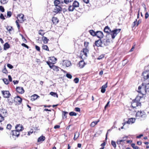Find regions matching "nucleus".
<instances>
[{
    "mask_svg": "<svg viewBox=\"0 0 149 149\" xmlns=\"http://www.w3.org/2000/svg\"><path fill=\"white\" fill-rule=\"evenodd\" d=\"M72 5L74 8L78 7H79V3L78 1H75L73 2Z\"/></svg>",
    "mask_w": 149,
    "mask_h": 149,
    "instance_id": "22",
    "label": "nucleus"
},
{
    "mask_svg": "<svg viewBox=\"0 0 149 149\" xmlns=\"http://www.w3.org/2000/svg\"><path fill=\"white\" fill-rule=\"evenodd\" d=\"M8 0H1L0 2L1 4H6L8 1Z\"/></svg>",
    "mask_w": 149,
    "mask_h": 149,
    "instance_id": "39",
    "label": "nucleus"
},
{
    "mask_svg": "<svg viewBox=\"0 0 149 149\" xmlns=\"http://www.w3.org/2000/svg\"><path fill=\"white\" fill-rule=\"evenodd\" d=\"M52 21L54 24L57 23L59 21L58 19L56 17H53L52 19Z\"/></svg>",
    "mask_w": 149,
    "mask_h": 149,
    "instance_id": "27",
    "label": "nucleus"
},
{
    "mask_svg": "<svg viewBox=\"0 0 149 149\" xmlns=\"http://www.w3.org/2000/svg\"><path fill=\"white\" fill-rule=\"evenodd\" d=\"M135 121V119L134 118H131L129 119V120L128 121L123 123V125H124L126 123L128 124H132L134 123Z\"/></svg>",
    "mask_w": 149,
    "mask_h": 149,
    "instance_id": "11",
    "label": "nucleus"
},
{
    "mask_svg": "<svg viewBox=\"0 0 149 149\" xmlns=\"http://www.w3.org/2000/svg\"><path fill=\"white\" fill-rule=\"evenodd\" d=\"M49 58L50 61H51V62H52V64L55 63L57 60V59L54 56L50 57Z\"/></svg>",
    "mask_w": 149,
    "mask_h": 149,
    "instance_id": "21",
    "label": "nucleus"
},
{
    "mask_svg": "<svg viewBox=\"0 0 149 149\" xmlns=\"http://www.w3.org/2000/svg\"><path fill=\"white\" fill-rule=\"evenodd\" d=\"M66 76L68 78L71 79L72 78V76L69 73H67L66 74Z\"/></svg>",
    "mask_w": 149,
    "mask_h": 149,
    "instance_id": "46",
    "label": "nucleus"
},
{
    "mask_svg": "<svg viewBox=\"0 0 149 149\" xmlns=\"http://www.w3.org/2000/svg\"><path fill=\"white\" fill-rule=\"evenodd\" d=\"M2 80L5 84H9V81L7 79L3 78L2 79Z\"/></svg>",
    "mask_w": 149,
    "mask_h": 149,
    "instance_id": "35",
    "label": "nucleus"
},
{
    "mask_svg": "<svg viewBox=\"0 0 149 149\" xmlns=\"http://www.w3.org/2000/svg\"><path fill=\"white\" fill-rule=\"evenodd\" d=\"M54 5L55 6H58V5L60 3V1L59 0H55L54 1Z\"/></svg>",
    "mask_w": 149,
    "mask_h": 149,
    "instance_id": "37",
    "label": "nucleus"
},
{
    "mask_svg": "<svg viewBox=\"0 0 149 149\" xmlns=\"http://www.w3.org/2000/svg\"><path fill=\"white\" fill-rule=\"evenodd\" d=\"M83 52L85 55L86 56H87V53H88L89 52L88 50L87 49L85 48L83 49Z\"/></svg>",
    "mask_w": 149,
    "mask_h": 149,
    "instance_id": "29",
    "label": "nucleus"
},
{
    "mask_svg": "<svg viewBox=\"0 0 149 149\" xmlns=\"http://www.w3.org/2000/svg\"><path fill=\"white\" fill-rule=\"evenodd\" d=\"M96 36L100 38L101 39L103 37L104 35L103 32L101 31H97L96 32Z\"/></svg>",
    "mask_w": 149,
    "mask_h": 149,
    "instance_id": "8",
    "label": "nucleus"
},
{
    "mask_svg": "<svg viewBox=\"0 0 149 149\" xmlns=\"http://www.w3.org/2000/svg\"><path fill=\"white\" fill-rule=\"evenodd\" d=\"M4 120V117L0 115V122H1Z\"/></svg>",
    "mask_w": 149,
    "mask_h": 149,
    "instance_id": "52",
    "label": "nucleus"
},
{
    "mask_svg": "<svg viewBox=\"0 0 149 149\" xmlns=\"http://www.w3.org/2000/svg\"><path fill=\"white\" fill-rule=\"evenodd\" d=\"M35 48H36V49L38 51H40V47L39 46H38L37 45H36Z\"/></svg>",
    "mask_w": 149,
    "mask_h": 149,
    "instance_id": "58",
    "label": "nucleus"
},
{
    "mask_svg": "<svg viewBox=\"0 0 149 149\" xmlns=\"http://www.w3.org/2000/svg\"><path fill=\"white\" fill-rule=\"evenodd\" d=\"M120 30L121 29H118L111 31L108 26H106L104 29V32L108 33L109 35L110 34L113 39L115 38L117 35L120 32Z\"/></svg>",
    "mask_w": 149,
    "mask_h": 149,
    "instance_id": "1",
    "label": "nucleus"
},
{
    "mask_svg": "<svg viewBox=\"0 0 149 149\" xmlns=\"http://www.w3.org/2000/svg\"><path fill=\"white\" fill-rule=\"evenodd\" d=\"M42 40L43 41V42L45 44L47 43L48 41L49 40L45 36H43L42 37Z\"/></svg>",
    "mask_w": 149,
    "mask_h": 149,
    "instance_id": "25",
    "label": "nucleus"
},
{
    "mask_svg": "<svg viewBox=\"0 0 149 149\" xmlns=\"http://www.w3.org/2000/svg\"><path fill=\"white\" fill-rule=\"evenodd\" d=\"M12 15L11 12L10 11H8L7 13V16L9 17H10Z\"/></svg>",
    "mask_w": 149,
    "mask_h": 149,
    "instance_id": "45",
    "label": "nucleus"
},
{
    "mask_svg": "<svg viewBox=\"0 0 149 149\" xmlns=\"http://www.w3.org/2000/svg\"><path fill=\"white\" fill-rule=\"evenodd\" d=\"M12 136H16L18 137L19 135V132L16 130H13L12 131Z\"/></svg>",
    "mask_w": 149,
    "mask_h": 149,
    "instance_id": "18",
    "label": "nucleus"
},
{
    "mask_svg": "<svg viewBox=\"0 0 149 149\" xmlns=\"http://www.w3.org/2000/svg\"><path fill=\"white\" fill-rule=\"evenodd\" d=\"M61 11V8L60 6H56L53 10V12L57 13Z\"/></svg>",
    "mask_w": 149,
    "mask_h": 149,
    "instance_id": "9",
    "label": "nucleus"
},
{
    "mask_svg": "<svg viewBox=\"0 0 149 149\" xmlns=\"http://www.w3.org/2000/svg\"><path fill=\"white\" fill-rule=\"evenodd\" d=\"M90 34L93 36H96V32H95L93 30H91L89 31Z\"/></svg>",
    "mask_w": 149,
    "mask_h": 149,
    "instance_id": "28",
    "label": "nucleus"
},
{
    "mask_svg": "<svg viewBox=\"0 0 149 149\" xmlns=\"http://www.w3.org/2000/svg\"><path fill=\"white\" fill-rule=\"evenodd\" d=\"M45 137L44 136H41L38 139V142H40L41 141H43L45 140Z\"/></svg>",
    "mask_w": 149,
    "mask_h": 149,
    "instance_id": "23",
    "label": "nucleus"
},
{
    "mask_svg": "<svg viewBox=\"0 0 149 149\" xmlns=\"http://www.w3.org/2000/svg\"><path fill=\"white\" fill-rule=\"evenodd\" d=\"M32 97H33V99L34 100H35L38 97H39L36 94H34L32 96Z\"/></svg>",
    "mask_w": 149,
    "mask_h": 149,
    "instance_id": "44",
    "label": "nucleus"
},
{
    "mask_svg": "<svg viewBox=\"0 0 149 149\" xmlns=\"http://www.w3.org/2000/svg\"><path fill=\"white\" fill-rule=\"evenodd\" d=\"M149 16V15L148 12H146L145 14V19L147 18Z\"/></svg>",
    "mask_w": 149,
    "mask_h": 149,
    "instance_id": "61",
    "label": "nucleus"
},
{
    "mask_svg": "<svg viewBox=\"0 0 149 149\" xmlns=\"http://www.w3.org/2000/svg\"><path fill=\"white\" fill-rule=\"evenodd\" d=\"M45 33L44 32L43 30H40L38 32V34L42 36H43Z\"/></svg>",
    "mask_w": 149,
    "mask_h": 149,
    "instance_id": "41",
    "label": "nucleus"
},
{
    "mask_svg": "<svg viewBox=\"0 0 149 149\" xmlns=\"http://www.w3.org/2000/svg\"><path fill=\"white\" fill-rule=\"evenodd\" d=\"M16 91L17 92L21 94L23 93L24 92L23 88L20 87H17Z\"/></svg>",
    "mask_w": 149,
    "mask_h": 149,
    "instance_id": "10",
    "label": "nucleus"
},
{
    "mask_svg": "<svg viewBox=\"0 0 149 149\" xmlns=\"http://www.w3.org/2000/svg\"><path fill=\"white\" fill-rule=\"evenodd\" d=\"M8 113L6 110L3 109H1L0 110V115L5 117L7 115Z\"/></svg>",
    "mask_w": 149,
    "mask_h": 149,
    "instance_id": "7",
    "label": "nucleus"
},
{
    "mask_svg": "<svg viewBox=\"0 0 149 149\" xmlns=\"http://www.w3.org/2000/svg\"><path fill=\"white\" fill-rule=\"evenodd\" d=\"M136 117L138 118H141L144 119L146 117V115L143 111H138L136 115Z\"/></svg>",
    "mask_w": 149,
    "mask_h": 149,
    "instance_id": "4",
    "label": "nucleus"
},
{
    "mask_svg": "<svg viewBox=\"0 0 149 149\" xmlns=\"http://www.w3.org/2000/svg\"><path fill=\"white\" fill-rule=\"evenodd\" d=\"M3 72L5 73H6L7 72V71L6 69L5 68H4L3 70Z\"/></svg>",
    "mask_w": 149,
    "mask_h": 149,
    "instance_id": "64",
    "label": "nucleus"
},
{
    "mask_svg": "<svg viewBox=\"0 0 149 149\" xmlns=\"http://www.w3.org/2000/svg\"><path fill=\"white\" fill-rule=\"evenodd\" d=\"M142 76L145 80L148 79L149 78V70L144 71L142 73Z\"/></svg>",
    "mask_w": 149,
    "mask_h": 149,
    "instance_id": "6",
    "label": "nucleus"
},
{
    "mask_svg": "<svg viewBox=\"0 0 149 149\" xmlns=\"http://www.w3.org/2000/svg\"><path fill=\"white\" fill-rule=\"evenodd\" d=\"M17 18L20 19V23L23 22L25 20V19L24 18V15L22 14L18 15Z\"/></svg>",
    "mask_w": 149,
    "mask_h": 149,
    "instance_id": "12",
    "label": "nucleus"
},
{
    "mask_svg": "<svg viewBox=\"0 0 149 149\" xmlns=\"http://www.w3.org/2000/svg\"><path fill=\"white\" fill-rule=\"evenodd\" d=\"M79 136V133L76 132L74 134V140L75 141L78 138Z\"/></svg>",
    "mask_w": 149,
    "mask_h": 149,
    "instance_id": "26",
    "label": "nucleus"
},
{
    "mask_svg": "<svg viewBox=\"0 0 149 149\" xmlns=\"http://www.w3.org/2000/svg\"><path fill=\"white\" fill-rule=\"evenodd\" d=\"M8 102L9 104H11L13 103V100H11L10 99H9L8 100Z\"/></svg>",
    "mask_w": 149,
    "mask_h": 149,
    "instance_id": "60",
    "label": "nucleus"
},
{
    "mask_svg": "<svg viewBox=\"0 0 149 149\" xmlns=\"http://www.w3.org/2000/svg\"><path fill=\"white\" fill-rule=\"evenodd\" d=\"M1 93L3 97L5 98H9L10 96V94L8 91H1Z\"/></svg>",
    "mask_w": 149,
    "mask_h": 149,
    "instance_id": "5",
    "label": "nucleus"
},
{
    "mask_svg": "<svg viewBox=\"0 0 149 149\" xmlns=\"http://www.w3.org/2000/svg\"><path fill=\"white\" fill-rule=\"evenodd\" d=\"M112 128H111V129L109 130H108V131H107V133L106 134V135L105 140H107V135H108V132H109V131L110 132L112 130Z\"/></svg>",
    "mask_w": 149,
    "mask_h": 149,
    "instance_id": "48",
    "label": "nucleus"
},
{
    "mask_svg": "<svg viewBox=\"0 0 149 149\" xmlns=\"http://www.w3.org/2000/svg\"><path fill=\"white\" fill-rule=\"evenodd\" d=\"M69 114L70 116H76L77 115L76 113L73 112H70Z\"/></svg>",
    "mask_w": 149,
    "mask_h": 149,
    "instance_id": "42",
    "label": "nucleus"
},
{
    "mask_svg": "<svg viewBox=\"0 0 149 149\" xmlns=\"http://www.w3.org/2000/svg\"><path fill=\"white\" fill-rule=\"evenodd\" d=\"M145 87L146 90V93L149 92V83H144Z\"/></svg>",
    "mask_w": 149,
    "mask_h": 149,
    "instance_id": "24",
    "label": "nucleus"
},
{
    "mask_svg": "<svg viewBox=\"0 0 149 149\" xmlns=\"http://www.w3.org/2000/svg\"><path fill=\"white\" fill-rule=\"evenodd\" d=\"M68 113V112L66 111H63L62 116L63 118H66L67 117L66 114Z\"/></svg>",
    "mask_w": 149,
    "mask_h": 149,
    "instance_id": "32",
    "label": "nucleus"
},
{
    "mask_svg": "<svg viewBox=\"0 0 149 149\" xmlns=\"http://www.w3.org/2000/svg\"><path fill=\"white\" fill-rule=\"evenodd\" d=\"M14 100L17 103H18L19 104H20L22 102V99L19 96H17L15 97Z\"/></svg>",
    "mask_w": 149,
    "mask_h": 149,
    "instance_id": "13",
    "label": "nucleus"
},
{
    "mask_svg": "<svg viewBox=\"0 0 149 149\" xmlns=\"http://www.w3.org/2000/svg\"><path fill=\"white\" fill-rule=\"evenodd\" d=\"M111 144L115 148H116V146L115 141L112 140L111 141Z\"/></svg>",
    "mask_w": 149,
    "mask_h": 149,
    "instance_id": "36",
    "label": "nucleus"
},
{
    "mask_svg": "<svg viewBox=\"0 0 149 149\" xmlns=\"http://www.w3.org/2000/svg\"><path fill=\"white\" fill-rule=\"evenodd\" d=\"M102 44V42L101 39H99L95 42V45L97 47L101 46Z\"/></svg>",
    "mask_w": 149,
    "mask_h": 149,
    "instance_id": "15",
    "label": "nucleus"
},
{
    "mask_svg": "<svg viewBox=\"0 0 149 149\" xmlns=\"http://www.w3.org/2000/svg\"><path fill=\"white\" fill-rule=\"evenodd\" d=\"M22 45L24 47H25L27 49H29V47L27 45H26V44L23 43L22 44Z\"/></svg>",
    "mask_w": 149,
    "mask_h": 149,
    "instance_id": "55",
    "label": "nucleus"
},
{
    "mask_svg": "<svg viewBox=\"0 0 149 149\" xmlns=\"http://www.w3.org/2000/svg\"><path fill=\"white\" fill-rule=\"evenodd\" d=\"M9 47L10 45L7 42H6L4 44L3 48L4 50H6Z\"/></svg>",
    "mask_w": 149,
    "mask_h": 149,
    "instance_id": "30",
    "label": "nucleus"
},
{
    "mask_svg": "<svg viewBox=\"0 0 149 149\" xmlns=\"http://www.w3.org/2000/svg\"><path fill=\"white\" fill-rule=\"evenodd\" d=\"M47 64L49 65V67L51 68H52L54 66L53 64H52L51 62L50 61H47Z\"/></svg>",
    "mask_w": 149,
    "mask_h": 149,
    "instance_id": "33",
    "label": "nucleus"
},
{
    "mask_svg": "<svg viewBox=\"0 0 149 149\" xmlns=\"http://www.w3.org/2000/svg\"><path fill=\"white\" fill-rule=\"evenodd\" d=\"M11 127V125L10 124H8L7 126V128L8 129H10Z\"/></svg>",
    "mask_w": 149,
    "mask_h": 149,
    "instance_id": "57",
    "label": "nucleus"
},
{
    "mask_svg": "<svg viewBox=\"0 0 149 149\" xmlns=\"http://www.w3.org/2000/svg\"><path fill=\"white\" fill-rule=\"evenodd\" d=\"M0 18L3 19H5V18L4 17L3 15L2 14H1L0 16Z\"/></svg>",
    "mask_w": 149,
    "mask_h": 149,
    "instance_id": "59",
    "label": "nucleus"
},
{
    "mask_svg": "<svg viewBox=\"0 0 149 149\" xmlns=\"http://www.w3.org/2000/svg\"><path fill=\"white\" fill-rule=\"evenodd\" d=\"M102 44H104L105 46L108 45L110 42V40L109 39H107L106 40H102Z\"/></svg>",
    "mask_w": 149,
    "mask_h": 149,
    "instance_id": "17",
    "label": "nucleus"
},
{
    "mask_svg": "<svg viewBox=\"0 0 149 149\" xmlns=\"http://www.w3.org/2000/svg\"><path fill=\"white\" fill-rule=\"evenodd\" d=\"M85 63L83 60L81 61L79 63V67L80 68H82L84 66Z\"/></svg>",
    "mask_w": 149,
    "mask_h": 149,
    "instance_id": "20",
    "label": "nucleus"
},
{
    "mask_svg": "<svg viewBox=\"0 0 149 149\" xmlns=\"http://www.w3.org/2000/svg\"><path fill=\"white\" fill-rule=\"evenodd\" d=\"M16 24L17 25V26L18 29H19L20 28V26L19 24V23L17 21H16Z\"/></svg>",
    "mask_w": 149,
    "mask_h": 149,
    "instance_id": "62",
    "label": "nucleus"
},
{
    "mask_svg": "<svg viewBox=\"0 0 149 149\" xmlns=\"http://www.w3.org/2000/svg\"><path fill=\"white\" fill-rule=\"evenodd\" d=\"M73 0H64V2L66 4H68L70 2H71Z\"/></svg>",
    "mask_w": 149,
    "mask_h": 149,
    "instance_id": "50",
    "label": "nucleus"
},
{
    "mask_svg": "<svg viewBox=\"0 0 149 149\" xmlns=\"http://www.w3.org/2000/svg\"><path fill=\"white\" fill-rule=\"evenodd\" d=\"M74 110L76 111L80 112V109L78 107H76L75 108Z\"/></svg>",
    "mask_w": 149,
    "mask_h": 149,
    "instance_id": "56",
    "label": "nucleus"
},
{
    "mask_svg": "<svg viewBox=\"0 0 149 149\" xmlns=\"http://www.w3.org/2000/svg\"><path fill=\"white\" fill-rule=\"evenodd\" d=\"M53 68L54 70L56 71H57L59 70L58 68L55 66L54 65Z\"/></svg>",
    "mask_w": 149,
    "mask_h": 149,
    "instance_id": "43",
    "label": "nucleus"
},
{
    "mask_svg": "<svg viewBox=\"0 0 149 149\" xmlns=\"http://www.w3.org/2000/svg\"><path fill=\"white\" fill-rule=\"evenodd\" d=\"M7 30L9 31H10L12 30V28L11 26H8L6 28Z\"/></svg>",
    "mask_w": 149,
    "mask_h": 149,
    "instance_id": "51",
    "label": "nucleus"
},
{
    "mask_svg": "<svg viewBox=\"0 0 149 149\" xmlns=\"http://www.w3.org/2000/svg\"><path fill=\"white\" fill-rule=\"evenodd\" d=\"M8 79H9V81L10 82L12 81V78L11 76L10 75H9L8 76Z\"/></svg>",
    "mask_w": 149,
    "mask_h": 149,
    "instance_id": "63",
    "label": "nucleus"
},
{
    "mask_svg": "<svg viewBox=\"0 0 149 149\" xmlns=\"http://www.w3.org/2000/svg\"><path fill=\"white\" fill-rule=\"evenodd\" d=\"M136 23H137V19H136L135 21H134V22L133 23V24H132V27H134L136 25Z\"/></svg>",
    "mask_w": 149,
    "mask_h": 149,
    "instance_id": "49",
    "label": "nucleus"
},
{
    "mask_svg": "<svg viewBox=\"0 0 149 149\" xmlns=\"http://www.w3.org/2000/svg\"><path fill=\"white\" fill-rule=\"evenodd\" d=\"M74 81L76 83H77L79 81V79L77 78H76L74 79Z\"/></svg>",
    "mask_w": 149,
    "mask_h": 149,
    "instance_id": "47",
    "label": "nucleus"
},
{
    "mask_svg": "<svg viewBox=\"0 0 149 149\" xmlns=\"http://www.w3.org/2000/svg\"><path fill=\"white\" fill-rule=\"evenodd\" d=\"M15 129L17 131L19 132L22 131L23 129V128L21 125L19 124L15 127Z\"/></svg>",
    "mask_w": 149,
    "mask_h": 149,
    "instance_id": "16",
    "label": "nucleus"
},
{
    "mask_svg": "<svg viewBox=\"0 0 149 149\" xmlns=\"http://www.w3.org/2000/svg\"><path fill=\"white\" fill-rule=\"evenodd\" d=\"M50 94L51 95L53 96L54 97H58V95L56 93H54L53 92H51L50 93Z\"/></svg>",
    "mask_w": 149,
    "mask_h": 149,
    "instance_id": "34",
    "label": "nucleus"
},
{
    "mask_svg": "<svg viewBox=\"0 0 149 149\" xmlns=\"http://www.w3.org/2000/svg\"><path fill=\"white\" fill-rule=\"evenodd\" d=\"M107 82L104 85H103L102 87H101V92L102 93H105L106 89L105 88L107 87Z\"/></svg>",
    "mask_w": 149,
    "mask_h": 149,
    "instance_id": "19",
    "label": "nucleus"
},
{
    "mask_svg": "<svg viewBox=\"0 0 149 149\" xmlns=\"http://www.w3.org/2000/svg\"><path fill=\"white\" fill-rule=\"evenodd\" d=\"M43 49L45 50H46L49 51L48 47V46L46 45H44L42 46Z\"/></svg>",
    "mask_w": 149,
    "mask_h": 149,
    "instance_id": "38",
    "label": "nucleus"
},
{
    "mask_svg": "<svg viewBox=\"0 0 149 149\" xmlns=\"http://www.w3.org/2000/svg\"><path fill=\"white\" fill-rule=\"evenodd\" d=\"M141 98L140 96H137L135 99L132 100L131 105L133 108L141 105V103L139 102Z\"/></svg>",
    "mask_w": 149,
    "mask_h": 149,
    "instance_id": "2",
    "label": "nucleus"
},
{
    "mask_svg": "<svg viewBox=\"0 0 149 149\" xmlns=\"http://www.w3.org/2000/svg\"><path fill=\"white\" fill-rule=\"evenodd\" d=\"M145 88L144 83H142L141 86L139 87L137 91L143 95H144L147 93Z\"/></svg>",
    "mask_w": 149,
    "mask_h": 149,
    "instance_id": "3",
    "label": "nucleus"
},
{
    "mask_svg": "<svg viewBox=\"0 0 149 149\" xmlns=\"http://www.w3.org/2000/svg\"><path fill=\"white\" fill-rule=\"evenodd\" d=\"M132 147L134 149H139V147L137 146H135L134 143H132L131 144Z\"/></svg>",
    "mask_w": 149,
    "mask_h": 149,
    "instance_id": "40",
    "label": "nucleus"
},
{
    "mask_svg": "<svg viewBox=\"0 0 149 149\" xmlns=\"http://www.w3.org/2000/svg\"><path fill=\"white\" fill-rule=\"evenodd\" d=\"M7 66L10 69H12L13 68V66L10 64H8Z\"/></svg>",
    "mask_w": 149,
    "mask_h": 149,
    "instance_id": "53",
    "label": "nucleus"
},
{
    "mask_svg": "<svg viewBox=\"0 0 149 149\" xmlns=\"http://www.w3.org/2000/svg\"><path fill=\"white\" fill-rule=\"evenodd\" d=\"M75 8L72 6H69L68 8V10L70 11H73Z\"/></svg>",
    "mask_w": 149,
    "mask_h": 149,
    "instance_id": "31",
    "label": "nucleus"
},
{
    "mask_svg": "<svg viewBox=\"0 0 149 149\" xmlns=\"http://www.w3.org/2000/svg\"><path fill=\"white\" fill-rule=\"evenodd\" d=\"M0 10L2 12L4 11V9L3 7L1 6H0Z\"/></svg>",
    "mask_w": 149,
    "mask_h": 149,
    "instance_id": "54",
    "label": "nucleus"
},
{
    "mask_svg": "<svg viewBox=\"0 0 149 149\" xmlns=\"http://www.w3.org/2000/svg\"><path fill=\"white\" fill-rule=\"evenodd\" d=\"M63 65L67 67L71 65V63L70 61L68 60H64L63 61Z\"/></svg>",
    "mask_w": 149,
    "mask_h": 149,
    "instance_id": "14",
    "label": "nucleus"
}]
</instances>
